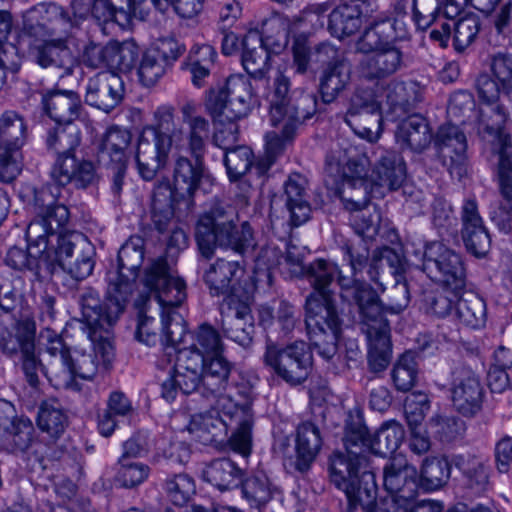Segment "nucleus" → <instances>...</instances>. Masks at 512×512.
Segmentation results:
<instances>
[{
  "mask_svg": "<svg viewBox=\"0 0 512 512\" xmlns=\"http://www.w3.org/2000/svg\"><path fill=\"white\" fill-rule=\"evenodd\" d=\"M201 375L203 394H212L217 398L216 407L206 413H198L191 417L187 431L202 442L216 440L226 434L233 423L239 425L230 439L234 451L247 456L251 449V414L248 401L239 404L229 394H223L227 389V379L231 371L230 362L223 354H204L201 356Z\"/></svg>",
  "mask_w": 512,
  "mask_h": 512,
  "instance_id": "nucleus-1",
  "label": "nucleus"
},
{
  "mask_svg": "<svg viewBox=\"0 0 512 512\" xmlns=\"http://www.w3.org/2000/svg\"><path fill=\"white\" fill-rule=\"evenodd\" d=\"M277 257L276 250L263 249L257 257L253 277H245L244 269L237 262L222 259L213 263L205 272L204 279L211 293L228 296V308L224 319V326L228 327L225 330L228 337L243 348H247L252 341V317L248 303H235L234 297L248 299L263 278L270 281V268L277 262Z\"/></svg>",
  "mask_w": 512,
  "mask_h": 512,
  "instance_id": "nucleus-2",
  "label": "nucleus"
},
{
  "mask_svg": "<svg viewBox=\"0 0 512 512\" xmlns=\"http://www.w3.org/2000/svg\"><path fill=\"white\" fill-rule=\"evenodd\" d=\"M370 172V160L356 147L347 145L333 149L326 159L327 178L366 196L368 189L384 196L385 192L401 187L406 178L403 158L385 150Z\"/></svg>",
  "mask_w": 512,
  "mask_h": 512,
  "instance_id": "nucleus-3",
  "label": "nucleus"
},
{
  "mask_svg": "<svg viewBox=\"0 0 512 512\" xmlns=\"http://www.w3.org/2000/svg\"><path fill=\"white\" fill-rule=\"evenodd\" d=\"M305 273L314 288L311 294H318L319 297L333 296L329 287L337 275L342 298L353 300L358 306L365 326L368 352L391 351L388 323L383 318L377 293L368 284L344 276L336 263L324 259L312 262Z\"/></svg>",
  "mask_w": 512,
  "mask_h": 512,
  "instance_id": "nucleus-4",
  "label": "nucleus"
},
{
  "mask_svg": "<svg viewBox=\"0 0 512 512\" xmlns=\"http://www.w3.org/2000/svg\"><path fill=\"white\" fill-rule=\"evenodd\" d=\"M186 128H174L171 134H161L153 128L140 132L135 151V161L139 175L144 180H152L168 160L172 147L188 150L195 158H200L209 137L210 125L205 118L190 119Z\"/></svg>",
  "mask_w": 512,
  "mask_h": 512,
  "instance_id": "nucleus-5",
  "label": "nucleus"
},
{
  "mask_svg": "<svg viewBox=\"0 0 512 512\" xmlns=\"http://www.w3.org/2000/svg\"><path fill=\"white\" fill-rule=\"evenodd\" d=\"M490 70L495 77L481 75L477 91L481 101L479 122L490 132H499L509 120L512 102V54L498 52L490 57Z\"/></svg>",
  "mask_w": 512,
  "mask_h": 512,
  "instance_id": "nucleus-6",
  "label": "nucleus"
},
{
  "mask_svg": "<svg viewBox=\"0 0 512 512\" xmlns=\"http://www.w3.org/2000/svg\"><path fill=\"white\" fill-rule=\"evenodd\" d=\"M195 237L200 254L206 259L214 255L216 247L245 255L256 245L250 225L244 222L240 229H236L232 218L220 206L200 216Z\"/></svg>",
  "mask_w": 512,
  "mask_h": 512,
  "instance_id": "nucleus-7",
  "label": "nucleus"
},
{
  "mask_svg": "<svg viewBox=\"0 0 512 512\" xmlns=\"http://www.w3.org/2000/svg\"><path fill=\"white\" fill-rule=\"evenodd\" d=\"M81 141V132L74 123L58 124L50 131L47 137V146L59 153L51 170V177L64 186L74 183L75 186L85 188L96 180L94 164L85 159H77L74 150Z\"/></svg>",
  "mask_w": 512,
  "mask_h": 512,
  "instance_id": "nucleus-8",
  "label": "nucleus"
},
{
  "mask_svg": "<svg viewBox=\"0 0 512 512\" xmlns=\"http://www.w3.org/2000/svg\"><path fill=\"white\" fill-rule=\"evenodd\" d=\"M59 356L63 370L53 374L39 362L37 354H24L23 370L31 385L37 383L38 371H43L56 388L79 391L82 389L79 380H90L99 370L110 367V354H53Z\"/></svg>",
  "mask_w": 512,
  "mask_h": 512,
  "instance_id": "nucleus-9",
  "label": "nucleus"
},
{
  "mask_svg": "<svg viewBox=\"0 0 512 512\" xmlns=\"http://www.w3.org/2000/svg\"><path fill=\"white\" fill-rule=\"evenodd\" d=\"M346 449L348 458L342 454H335L331 459V481L343 490L351 505H361L372 510L376 505L377 487L374 474L363 472L358 478L359 457L353 451L351 440L347 439Z\"/></svg>",
  "mask_w": 512,
  "mask_h": 512,
  "instance_id": "nucleus-10",
  "label": "nucleus"
},
{
  "mask_svg": "<svg viewBox=\"0 0 512 512\" xmlns=\"http://www.w3.org/2000/svg\"><path fill=\"white\" fill-rule=\"evenodd\" d=\"M61 189L58 186H45L34 194V219L26 230L27 241L37 247H43L41 252L49 248L50 237L60 233L69 220L68 208L58 202Z\"/></svg>",
  "mask_w": 512,
  "mask_h": 512,
  "instance_id": "nucleus-11",
  "label": "nucleus"
},
{
  "mask_svg": "<svg viewBox=\"0 0 512 512\" xmlns=\"http://www.w3.org/2000/svg\"><path fill=\"white\" fill-rule=\"evenodd\" d=\"M267 98L272 125L278 126L287 119L284 126L287 133L316 112L315 96L303 89H295L290 94V80L281 72L276 74Z\"/></svg>",
  "mask_w": 512,
  "mask_h": 512,
  "instance_id": "nucleus-12",
  "label": "nucleus"
},
{
  "mask_svg": "<svg viewBox=\"0 0 512 512\" xmlns=\"http://www.w3.org/2000/svg\"><path fill=\"white\" fill-rule=\"evenodd\" d=\"M204 178H206L204 166L199 158H195V161L184 156L176 158L172 186L168 182H160L154 189L152 199L154 215L160 213L164 218H170L173 215L174 203L191 198Z\"/></svg>",
  "mask_w": 512,
  "mask_h": 512,
  "instance_id": "nucleus-13",
  "label": "nucleus"
},
{
  "mask_svg": "<svg viewBox=\"0 0 512 512\" xmlns=\"http://www.w3.org/2000/svg\"><path fill=\"white\" fill-rule=\"evenodd\" d=\"M413 254L422 262L423 272L432 280L441 282L447 292L458 297L464 291L465 269L459 254L440 242L424 244Z\"/></svg>",
  "mask_w": 512,
  "mask_h": 512,
  "instance_id": "nucleus-14",
  "label": "nucleus"
},
{
  "mask_svg": "<svg viewBox=\"0 0 512 512\" xmlns=\"http://www.w3.org/2000/svg\"><path fill=\"white\" fill-rule=\"evenodd\" d=\"M257 105V98L248 79L233 75L224 88L211 91L207 99V109L213 119L223 124L226 120H239L246 117Z\"/></svg>",
  "mask_w": 512,
  "mask_h": 512,
  "instance_id": "nucleus-15",
  "label": "nucleus"
},
{
  "mask_svg": "<svg viewBox=\"0 0 512 512\" xmlns=\"http://www.w3.org/2000/svg\"><path fill=\"white\" fill-rule=\"evenodd\" d=\"M124 300H112L103 307L98 295L88 293L81 299V312L87 325L88 338L95 352H108L114 349L112 334L109 327L116 322L124 310Z\"/></svg>",
  "mask_w": 512,
  "mask_h": 512,
  "instance_id": "nucleus-16",
  "label": "nucleus"
},
{
  "mask_svg": "<svg viewBox=\"0 0 512 512\" xmlns=\"http://www.w3.org/2000/svg\"><path fill=\"white\" fill-rule=\"evenodd\" d=\"M323 18L318 7L305 9L293 18L274 13L263 23V45L271 53H280L287 46L290 35L295 37L299 32L311 33L323 26Z\"/></svg>",
  "mask_w": 512,
  "mask_h": 512,
  "instance_id": "nucleus-17",
  "label": "nucleus"
},
{
  "mask_svg": "<svg viewBox=\"0 0 512 512\" xmlns=\"http://www.w3.org/2000/svg\"><path fill=\"white\" fill-rule=\"evenodd\" d=\"M26 139L24 119L13 111L0 117V180L13 181L22 170L20 149Z\"/></svg>",
  "mask_w": 512,
  "mask_h": 512,
  "instance_id": "nucleus-18",
  "label": "nucleus"
},
{
  "mask_svg": "<svg viewBox=\"0 0 512 512\" xmlns=\"http://www.w3.org/2000/svg\"><path fill=\"white\" fill-rule=\"evenodd\" d=\"M377 97L372 91L358 89L345 116V122L353 132L369 142L379 139L381 123L386 118L383 101Z\"/></svg>",
  "mask_w": 512,
  "mask_h": 512,
  "instance_id": "nucleus-19",
  "label": "nucleus"
},
{
  "mask_svg": "<svg viewBox=\"0 0 512 512\" xmlns=\"http://www.w3.org/2000/svg\"><path fill=\"white\" fill-rule=\"evenodd\" d=\"M143 283L155 297L161 313L177 311L186 299L185 282L170 271L162 258L155 260L146 270Z\"/></svg>",
  "mask_w": 512,
  "mask_h": 512,
  "instance_id": "nucleus-20",
  "label": "nucleus"
},
{
  "mask_svg": "<svg viewBox=\"0 0 512 512\" xmlns=\"http://www.w3.org/2000/svg\"><path fill=\"white\" fill-rule=\"evenodd\" d=\"M326 184L340 197L345 208L352 212L350 221L355 232L364 239H374L381 229V213L375 205L369 204L367 195H359L329 178Z\"/></svg>",
  "mask_w": 512,
  "mask_h": 512,
  "instance_id": "nucleus-21",
  "label": "nucleus"
},
{
  "mask_svg": "<svg viewBox=\"0 0 512 512\" xmlns=\"http://www.w3.org/2000/svg\"><path fill=\"white\" fill-rule=\"evenodd\" d=\"M406 5L398 2L393 9L391 18L376 21L367 28L356 44L359 52L364 54L375 53L391 42L407 37L408 19Z\"/></svg>",
  "mask_w": 512,
  "mask_h": 512,
  "instance_id": "nucleus-22",
  "label": "nucleus"
},
{
  "mask_svg": "<svg viewBox=\"0 0 512 512\" xmlns=\"http://www.w3.org/2000/svg\"><path fill=\"white\" fill-rule=\"evenodd\" d=\"M310 294L306 299V327L314 348L327 337L336 340L340 330V319L333 296Z\"/></svg>",
  "mask_w": 512,
  "mask_h": 512,
  "instance_id": "nucleus-23",
  "label": "nucleus"
},
{
  "mask_svg": "<svg viewBox=\"0 0 512 512\" xmlns=\"http://www.w3.org/2000/svg\"><path fill=\"white\" fill-rule=\"evenodd\" d=\"M31 59L42 68L61 69L69 75L77 65V57L70 48L69 34L39 37L27 40Z\"/></svg>",
  "mask_w": 512,
  "mask_h": 512,
  "instance_id": "nucleus-24",
  "label": "nucleus"
},
{
  "mask_svg": "<svg viewBox=\"0 0 512 512\" xmlns=\"http://www.w3.org/2000/svg\"><path fill=\"white\" fill-rule=\"evenodd\" d=\"M73 22L63 8L54 3H39L23 14V33L27 40L69 34Z\"/></svg>",
  "mask_w": 512,
  "mask_h": 512,
  "instance_id": "nucleus-25",
  "label": "nucleus"
},
{
  "mask_svg": "<svg viewBox=\"0 0 512 512\" xmlns=\"http://www.w3.org/2000/svg\"><path fill=\"white\" fill-rule=\"evenodd\" d=\"M384 487L389 493L386 507L414 501L420 488L416 468L404 456H394L384 469Z\"/></svg>",
  "mask_w": 512,
  "mask_h": 512,
  "instance_id": "nucleus-26",
  "label": "nucleus"
},
{
  "mask_svg": "<svg viewBox=\"0 0 512 512\" xmlns=\"http://www.w3.org/2000/svg\"><path fill=\"white\" fill-rule=\"evenodd\" d=\"M435 147L451 176L461 179L466 173L467 138L464 131L451 122L442 125L435 137Z\"/></svg>",
  "mask_w": 512,
  "mask_h": 512,
  "instance_id": "nucleus-27",
  "label": "nucleus"
},
{
  "mask_svg": "<svg viewBox=\"0 0 512 512\" xmlns=\"http://www.w3.org/2000/svg\"><path fill=\"white\" fill-rule=\"evenodd\" d=\"M318 62L329 63L323 71L320 79V92L325 103L333 102L339 94L346 88L350 81V67L343 61L337 59L338 51L330 44L323 43L316 49Z\"/></svg>",
  "mask_w": 512,
  "mask_h": 512,
  "instance_id": "nucleus-28",
  "label": "nucleus"
},
{
  "mask_svg": "<svg viewBox=\"0 0 512 512\" xmlns=\"http://www.w3.org/2000/svg\"><path fill=\"white\" fill-rule=\"evenodd\" d=\"M183 48L173 39H163L156 47L148 49L142 56L138 76L144 86H153L165 74L171 60L177 59Z\"/></svg>",
  "mask_w": 512,
  "mask_h": 512,
  "instance_id": "nucleus-29",
  "label": "nucleus"
},
{
  "mask_svg": "<svg viewBox=\"0 0 512 512\" xmlns=\"http://www.w3.org/2000/svg\"><path fill=\"white\" fill-rule=\"evenodd\" d=\"M124 84L121 77L110 71L98 73L86 86L85 101L104 112H110L122 100Z\"/></svg>",
  "mask_w": 512,
  "mask_h": 512,
  "instance_id": "nucleus-30",
  "label": "nucleus"
},
{
  "mask_svg": "<svg viewBox=\"0 0 512 512\" xmlns=\"http://www.w3.org/2000/svg\"><path fill=\"white\" fill-rule=\"evenodd\" d=\"M135 56L133 47L127 43H109L106 46L90 44L84 50L82 61L91 68L107 66L127 70L133 65Z\"/></svg>",
  "mask_w": 512,
  "mask_h": 512,
  "instance_id": "nucleus-31",
  "label": "nucleus"
},
{
  "mask_svg": "<svg viewBox=\"0 0 512 512\" xmlns=\"http://www.w3.org/2000/svg\"><path fill=\"white\" fill-rule=\"evenodd\" d=\"M451 393L453 405L462 415L471 417L481 410L483 386L473 372L467 370L459 372Z\"/></svg>",
  "mask_w": 512,
  "mask_h": 512,
  "instance_id": "nucleus-32",
  "label": "nucleus"
},
{
  "mask_svg": "<svg viewBox=\"0 0 512 512\" xmlns=\"http://www.w3.org/2000/svg\"><path fill=\"white\" fill-rule=\"evenodd\" d=\"M404 437L405 430L403 426L394 420L383 423L372 435L362 430L356 435L361 447L382 457L394 455L401 446Z\"/></svg>",
  "mask_w": 512,
  "mask_h": 512,
  "instance_id": "nucleus-33",
  "label": "nucleus"
},
{
  "mask_svg": "<svg viewBox=\"0 0 512 512\" xmlns=\"http://www.w3.org/2000/svg\"><path fill=\"white\" fill-rule=\"evenodd\" d=\"M366 90L372 91L379 100L383 101L385 117L390 120H396L404 115L416 101L402 82L376 83L373 88Z\"/></svg>",
  "mask_w": 512,
  "mask_h": 512,
  "instance_id": "nucleus-34",
  "label": "nucleus"
},
{
  "mask_svg": "<svg viewBox=\"0 0 512 512\" xmlns=\"http://www.w3.org/2000/svg\"><path fill=\"white\" fill-rule=\"evenodd\" d=\"M265 361L278 376L291 384L304 381L313 364L312 354H266Z\"/></svg>",
  "mask_w": 512,
  "mask_h": 512,
  "instance_id": "nucleus-35",
  "label": "nucleus"
},
{
  "mask_svg": "<svg viewBox=\"0 0 512 512\" xmlns=\"http://www.w3.org/2000/svg\"><path fill=\"white\" fill-rule=\"evenodd\" d=\"M167 361L173 362L172 372L175 381L184 394H190L202 385L201 356L204 354H163Z\"/></svg>",
  "mask_w": 512,
  "mask_h": 512,
  "instance_id": "nucleus-36",
  "label": "nucleus"
},
{
  "mask_svg": "<svg viewBox=\"0 0 512 512\" xmlns=\"http://www.w3.org/2000/svg\"><path fill=\"white\" fill-rule=\"evenodd\" d=\"M391 42L379 51L366 56L360 62V73L367 79L387 77L401 67L402 52Z\"/></svg>",
  "mask_w": 512,
  "mask_h": 512,
  "instance_id": "nucleus-37",
  "label": "nucleus"
},
{
  "mask_svg": "<svg viewBox=\"0 0 512 512\" xmlns=\"http://www.w3.org/2000/svg\"><path fill=\"white\" fill-rule=\"evenodd\" d=\"M132 134L129 130L112 126L103 134L99 147V160L107 165L127 164Z\"/></svg>",
  "mask_w": 512,
  "mask_h": 512,
  "instance_id": "nucleus-38",
  "label": "nucleus"
},
{
  "mask_svg": "<svg viewBox=\"0 0 512 512\" xmlns=\"http://www.w3.org/2000/svg\"><path fill=\"white\" fill-rule=\"evenodd\" d=\"M42 104L47 115L57 124L73 123L81 115L80 99L72 91L50 92L43 97Z\"/></svg>",
  "mask_w": 512,
  "mask_h": 512,
  "instance_id": "nucleus-39",
  "label": "nucleus"
},
{
  "mask_svg": "<svg viewBox=\"0 0 512 512\" xmlns=\"http://www.w3.org/2000/svg\"><path fill=\"white\" fill-rule=\"evenodd\" d=\"M242 65L254 78H262L269 70L270 49L263 45L261 34L249 31L243 39Z\"/></svg>",
  "mask_w": 512,
  "mask_h": 512,
  "instance_id": "nucleus-40",
  "label": "nucleus"
},
{
  "mask_svg": "<svg viewBox=\"0 0 512 512\" xmlns=\"http://www.w3.org/2000/svg\"><path fill=\"white\" fill-rule=\"evenodd\" d=\"M362 24V11L360 4L347 1L336 7L329 16L328 29L339 39L349 36L357 31Z\"/></svg>",
  "mask_w": 512,
  "mask_h": 512,
  "instance_id": "nucleus-41",
  "label": "nucleus"
},
{
  "mask_svg": "<svg viewBox=\"0 0 512 512\" xmlns=\"http://www.w3.org/2000/svg\"><path fill=\"white\" fill-rule=\"evenodd\" d=\"M396 140L402 148L421 152L429 146L431 132L425 119L420 116H411L399 125Z\"/></svg>",
  "mask_w": 512,
  "mask_h": 512,
  "instance_id": "nucleus-42",
  "label": "nucleus"
},
{
  "mask_svg": "<svg viewBox=\"0 0 512 512\" xmlns=\"http://www.w3.org/2000/svg\"><path fill=\"white\" fill-rule=\"evenodd\" d=\"M463 292L453 298L456 302V316L459 321L472 329H479L486 323V305L483 299L473 293H466L462 296Z\"/></svg>",
  "mask_w": 512,
  "mask_h": 512,
  "instance_id": "nucleus-43",
  "label": "nucleus"
},
{
  "mask_svg": "<svg viewBox=\"0 0 512 512\" xmlns=\"http://www.w3.org/2000/svg\"><path fill=\"white\" fill-rule=\"evenodd\" d=\"M321 445V438L317 427L312 423H303L299 426L296 438L297 468L300 471L307 469L314 460Z\"/></svg>",
  "mask_w": 512,
  "mask_h": 512,
  "instance_id": "nucleus-44",
  "label": "nucleus"
},
{
  "mask_svg": "<svg viewBox=\"0 0 512 512\" xmlns=\"http://www.w3.org/2000/svg\"><path fill=\"white\" fill-rule=\"evenodd\" d=\"M144 259V240L139 236L130 237L118 253L119 273L127 280H134Z\"/></svg>",
  "mask_w": 512,
  "mask_h": 512,
  "instance_id": "nucleus-45",
  "label": "nucleus"
},
{
  "mask_svg": "<svg viewBox=\"0 0 512 512\" xmlns=\"http://www.w3.org/2000/svg\"><path fill=\"white\" fill-rule=\"evenodd\" d=\"M450 477L448 461L442 457H426L418 473L419 486L433 491L441 488Z\"/></svg>",
  "mask_w": 512,
  "mask_h": 512,
  "instance_id": "nucleus-46",
  "label": "nucleus"
},
{
  "mask_svg": "<svg viewBox=\"0 0 512 512\" xmlns=\"http://www.w3.org/2000/svg\"><path fill=\"white\" fill-rule=\"evenodd\" d=\"M217 53L209 44L194 45L188 56V68L195 86L201 87L215 64Z\"/></svg>",
  "mask_w": 512,
  "mask_h": 512,
  "instance_id": "nucleus-47",
  "label": "nucleus"
},
{
  "mask_svg": "<svg viewBox=\"0 0 512 512\" xmlns=\"http://www.w3.org/2000/svg\"><path fill=\"white\" fill-rule=\"evenodd\" d=\"M36 323L29 315L22 316L13 327V334L3 343L9 352H33L36 348Z\"/></svg>",
  "mask_w": 512,
  "mask_h": 512,
  "instance_id": "nucleus-48",
  "label": "nucleus"
},
{
  "mask_svg": "<svg viewBox=\"0 0 512 512\" xmlns=\"http://www.w3.org/2000/svg\"><path fill=\"white\" fill-rule=\"evenodd\" d=\"M203 477L219 490H226L237 485L240 471L230 460L219 459L207 466Z\"/></svg>",
  "mask_w": 512,
  "mask_h": 512,
  "instance_id": "nucleus-49",
  "label": "nucleus"
},
{
  "mask_svg": "<svg viewBox=\"0 0 512 512\" xmlns=\"http://www.w3.org/2000/svg\"><path fill=\"white\" fill-rule=\"evenodd\" d=\"M161 323L163 344L166 347L177 349V352L186 350V347H179L187 336L186 324L181 313L178 311H173V313H161Z\"/></svg>",
  "mask_w": 512,
  "mask_h": 512,
  "instance_id": "nucleus-50",
  "label": "nucleus"
},
{
  "mask_svg": "<svg viewBox=\"0 0 512 512\" xmlns=\"http://www.w3.org/2000/svg\"><path fill=\"white\" fill-rule=\"evenodd\" d=\"M480 129H483L491 135L499 136L500 141L503 143V147L499 151L497 178L501 194L506 199H510L512 196V157L507 149V138L502 137V129L499 132H490L479 123V130Z\"/></svg>",
  "mask_w": 512,
  "mask_h": 512,
  "instance_id": "nucleus-51",
  "label": "nucleus"
},
{
  "mask_svg": "<svg viewBox=\"0 0 512 512\" xmlns=\"http://www.w3.org/2000/svg\"><path fill=\"white\" fill-rule=\"evenodd\" d=\"M417 363L414 354H401L393 370L392 379L399 391H408L416 383Z\"/></svg>",
  "mask_w": 512,
  "mask_h": 512,
  "instance_id": "nucleus-52",
  "label": "nucleus"
},
{
  "mask_svg": "<svg viewBox=\"0 0 512 512\" xmlns=\"http://www.w3.org/2000/svg\"><path fill=\"white\" fill-rule=\"evenodd\" d=\"M286 121L287 119L278 124L282 126L281 135L276 132H269L266 135L265 157L257 163L259 173H264L271 167L276 157L284 150L287 141L291 139L296 127L287 133L284 129Z\"/></svg>",
  "mask_w": 512,
  "mask_h": 512,
  "instance_id": "nucleus-53",
  "label": "nucleus"
},
{
  "mask_svg": "<svg viewBox=\"0 0 512 512\" xmlns=\"http://www.w3.org/2000/svg\"><path fill=\"white\" fill-rule=\"evenodd\" d=\"M453 28L454 46L456 50L461 51L474 42L480 30V22L477 16L466 14L455 20Z\"/></svg>",
  "mask_w": 512,
  "mask_h": 512,
  "instance_id": "nucleus-54",
  "label": "nucleus"
},
{
  "mask_svg": "<svg viewBox=\"0 0 512 512\" xmlns=\"http://www.w3.org/2000/svg\"><path fill=\"white\" fill-rule=\"evenodd\" d=\"M512 367V354H494L487 374L488 386L492 392L501 393L509 387L506 372Z\"/></svg>",
  "mask_w": 512,
  "mask_h": 512,
  "instance_id": "nucleus-55",
  "label": "nucleus"
},
{
  "mask_svg": "<svg viewBox=\"0 0 512 512\" xmlns=\"http://www.w3.org/2000/svg\"><path fill=\"white\" fill-rule=\"evenodd\" d=\"M28 242L29 252L13 247L9 249L6 255V263L10 267L18 270L30 269L34 266L37 258L50 259V249L48 248L45 252H41L40 249L43 247H37L33 243Z\"/></svg>",
  "mask_w": 512,
  "mask_h": 512,
  "instance_id": "nucleus-56",
  "label": "nucleus"
},
{
  "mask_svg": "<svg viewBox=\"0 0 512 512\" xmlns=\"http://www.w3.org/2000/svg\"><path fill=\"white\" fill-rule=\"evenodd\" d=\"M224 164L230 178L244 175L252 165V151L246 146H238L225 151Z\"/></svg>",
  "mask_w": 512,
  "mask_h": 512,
  "instance_id": "nucleus-57",
  "label": "nucleus"
},
{
  "mask_svg": "<svg viewBox=\"0 0 512 512\" xmlns=\"http://www.w3.org/2000/svg\"><path fill=\"white\" fill-rule=\"evenodd\" d=\"M80 246L82 250L89 247V243L82 234L77 232L59 233L57 236V246L54 251L55 261H57L61 267L68 265V262L71 261L74 249Z\"/></svg>",
  "mask_w": 512,
  "mask_h": 512,
  "instance_id": "nucleus-58",
  "label": "nucleus"
},
{
  "mask_svg": "<svg viewBox=\"0 0 512 512\" xmlns=\"http://www.w3.org/2000/svg\"><path fill=\"white\" fill-rule=\"evenodd\" d=\"M474 108V100L467 92H457L450 98L447 113L449 122L457 126L465 125Z\"/></svg>",
  "mask_w": 512,
  "mask_h": 512,
  "instance_id": "nucleus-59",
  "label": "nucleus"
},
{
  "mask_svg": "<svg viewBox=\"0 0 512 512\" xmlns=\"http://www.w3.org/2000/svg\"><path fill=\"white\" fill-rule=\"evenodd\" d=\"M165 489L169 499L181 506L195 493V483L188 475L179 474L167 480Z\"/></svg>",
  "mask_w": 512,
  "mask_h": 512,
  "instance_id": "nucleus-60",
  "label": "nucleus"
},
{
  "mask_svg": "<svg viewBox=\"0 0 512 512\" xmlns=\"http://www.w3.org/2000/svg\"><path fill=\"white\" fill-rule=\"evenodd\" d=\"M243 494L252 506H260L271 499L272 491L266 476H254L243 484Z\"/></svg>",
  "mask_w": 512,
  "mask_h": 512,
  "instance_id": "nucleus-61",
  "label": "nucleus"
},
{
  "mask_svg": "<svg viewBox=\"0 0 512 512\" xmlns=\"http://www.w3.org/2000/svg\"><path fill=\"white\" fill-rule=\"evenodd\" d=\"M149 472V467L143 463L119 460L116 480L124 487H134L144 482Z\"/></svg>",
  "mask_w": 512,
  "mask_h": 512,
  "instance_id": "nucleus-62",
  "label": "nucleus"
},
{
  "mask_svg": "<svg viewBox=\"0 0 512 512\" xmlns=\"http://www.w3.org/2000/svg\"><path fill=\"white\" fill-rule=\"evenodd\" d=\"M37 422L42 431L51 436H58L64 430L66 417L60 409L43 404L40 407Z\"/></svg>",
  "mask_w": 512,
  "mask_h": 512,
  "instance_id": "nucleus-63",
  "label": "nucleus"
},
{
  "mask_svg": "<svg viewBox=\"0 0 512 512\" xmlns=\"http://www.w3.org/2000/svg\"><path fill=\"white\" fill-rule=\"evenodd\" d=\"M427 426L431 433L444 441L453 440L465 429L464 422L456 417H433Z\"/></svg>",
  "mask_w": 512,
  "mask_h": 512,
  "instance_id": "nucleus-64",
  "label": "nucleus"
}]
</instances>
